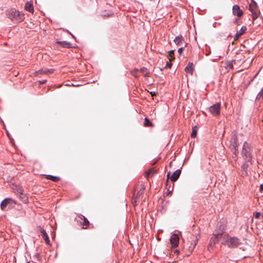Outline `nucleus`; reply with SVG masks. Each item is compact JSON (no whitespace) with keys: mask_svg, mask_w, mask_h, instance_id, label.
<instances>
[{"mask_svg":"<svg viewBox=\"0 0 263 263\" xmlns=\"http://www.w3.org/2000/svg\"><path fill=\"white\" fill-rule=\"evenodd\" d=\"M194 70V65L193 63H189L185 67V70L186 72L192 74Z\"/></svg>","mask_w":263,"mask_h":263,"instance_id":"nucleus-19","label":"nucleus"},{"mask_svg":"<svg viewBox=\"0 0 263 263\" xmlns=\"http://www.w3.org/2000/svg\"><path fill=\"white\" fill-rule=\"evenodd\" d=\"M142 194V193H140V192H138L136 195V198H139L140 195Z\"/></svg>","mask_w":263,"mask_h":263,"instance_id":"nucleus-33","label":"nucleus"},{"mask_svg":"<svg viewBox=\"0 0 263 263\" xmlns=\"http://www.w3.org/2000/svg\"><path fill=\"white\" fill-rule=\"evenodd\" d=\"M151 94H152V96L155 95V92H154V93H152V92H151Z\"/></svg>","mask_w":263,"mask_h":263,"instance_id":"nucleus-39","label":"nucleus"},{"mask_svg":"<svg viewBox=\"0 0 263 263\" xmlns=\"http://www.w3.org/2000/svg\"><path fill=\"white\" fill-rule=\"evenodd\" d=\"M172 66V64L170 61L169 62H167L165 67L170 68H171Z\"/></svg>","mask_w":263,"mask_h":263,"instance_id":"nucleus-31","label":"nucleus"},{"mask_svg":"<svg viewBox=\"0 0 263 263\" xmlns=\"http://www.w3.org/2000/svg\"><path fill=\"white\" fill-rule=\"evenodd\" d=\"M46 82V80H43V81H40V83L41 84H45Z\"/></svg>","mask_w":263,"mask_h":263,"instance_id":"nucleus-34","label":"nucleus"},{"mask_svg":"<svg viewBox=\"0 0 263 263\" xmlns=\"http://www.w3.org/2000/svg\"><path fill=\"white\" fill-rule=\"evenodd\" d=\"M57 44L63 47L69 48L70 47V43L67 41H59L56 42Z\"/></svg>","mask_w":263,"mask_h":263,"instance_id":"nucleus-20","label":"nucleus"},{"mask_svg":"<svg viewBox=\"0 0 263 263\" xmlns=\"http://www.w3.org/2000/svg\"><path fill=\"white\" fill-rule=\"evenodd\" d=\"M197 241H198V239H196V240H195V246L196 245V243H197Z\"/></svg>","mask_w":263,"mask_h":263,"instance_id":"nucleus-37","label":"nucleus"},{"mask_svg":"<svg viewBox=\"0 0 263 263\" xmlns=\"http://www.w3.org/2000/svg\"><path fill=\"white\" fill-rule=\"evenodd\" d=\"M197 133V128L196 126H194L192 128V132L191 135L192 138H195Z\"/></svg>","mask_w":263,"mask_h":263,"instance_id":"nucleus-26","label":"nucleus"},{"mask_svg":"<svg viewBox=\"0 0 263 263\" xmlns=\"http://www.w3.org/2000/svg\"><path fill=\"white\" fill-rule=\"evenodd\" d=\"M260 215L261 214L259 212H256L254 214V216L256 218L258 219V218H259Z\"/></svg>","mask_w":263,"mask_h":263,"instance_id":"nucleus-30","label":"nucleus"},{"mask_svg":"<svg viewBox=\"0 0 263 263\" xmlns=\"http://www.w3.org/2000/svg\"><path fill=\"white\" fill-rule=\"evenodd\" d=\"M248 167H249V164L247 163H244L241 166V168H242L243 171L244 172L243 174L245 175H248L247 170H248Z\"/></svg>","mask_w":263,"mask_h":263,"instance_id":"nucleus-24","label":"nucleus"},{"mask_svg":"<svg viewBox=\"0 0 263 263\" xmlns=\"http://www.w3.org/2000/svg\"><path fill=\"white\" fill-rule=\"evenodd\" d=\"M181 170L178 169L170 177V179L171 181L175 182L177 181V180L181 174Z\"/></svg>","mask_w":263,"mask_h":263,"instance_id":"nucleus-14","label":"nucleus"},{"mask_svg":"<svg viewBox=\"0 0 263 263\" xmlns=\"http://www.w3.org/2000/svg\"><path fill=\"white\" fill-rule=\"evenodd\" d=\"M157 170L155 169V168L153 167L148 170L145 173V177L148 179L150 177H152L157 173Z\"/></svg>","mask_w":263,"mask_h":263,"instance_id":"nucleus-15","label":"nucleus"},{"mask_svg":"<svg viewBox=\"0 0 263 263\" xmlns=\"http://www.w3.org/2000/svg\"><path fill=\"white\" fill-rule=\"evenodd\" d=\"M140 71L141 72L143 73V74L144 75L145 77H149V73L147 70V69L146 68L143 67V68L140 69Z\"/></svg>","mask_w":263,"mask_h":263,"instance_id":"nucleus-25","label":"nucleus"},{"mask_svg":"<svg viewBox=\"0 0 263 263\" xmlns=\"http://www.w3.org/2000/svg\"><path fill=\"white\" fill-rule=\"evenodd\" d=\"M250 11L252 13L253 20H255L258 17L260 14V12L257 10V6L256 2L254 1H252L250 5L249 8Z\"/></svg>","mask_w":263,"mask_h":263,"instance_id":"nucleus-4","label":"nucleus"},{"mask_svg":"<svg viewBox=\"0 0 263 263\" xmlns=\"http://www.w3.org/2000/svg\"><path fill=\"white\" fill-rule=\"evenodd\" d=\"M53 71H54L53 69H47V68L42 69H40L38 71H35L34 73V76H37L39 74H43L47 75V74L52 73L53 72Z\"/></svg>","mask_w":263,"mask_h":263,"instance_id":"nucleus-9","label":"nucleus"},{"mask_svg":"<svg viewBox=\"0 0 263 263\" xmlns=\"http://www.w3.org/2000/svg\"><path fill=\"white\" fill-rule=\"evenodd\" d=\"M144 125L145 126H147V127H153V123L147 118H145Z\"/></svg>","mask_w":263,"mask_h":263,"instance_id":"nucleus-23","label":"nucleus"},{"mask_svg":"<svg viewBox=\"0 0 263 263\" xmlns=\"http://www.w3.org/2000/svg\"><path fill=\"white\" fill-rule=\"evenodd\" d=\"M209 110L213 116H217L219 115L220 110V103H217L210 106L209 108Z\"/></svg>","mask_w":263,"mask_h":263,"instance_id":"nucleus-7","label":"nucleus"},{"mask_svg":"<svg viewBox=\"0 0 263 263\" xmlns=\"http://www.w3.org/2000/svg\"><path fill=\"white\" fill-rule=\"evenodd\" d=\"M6 14L12 21L21 22L25 19L24 14L14 9L8 10Z\"/></svg>","mask_w":263,"mask_h":263,"instance_id":"nucleus-1","label":"nucleus"},{"mask_svg":"<svg viewBox=\"0 0 263 263\" xmlns=\"http://www.w3.org/2000/svg\"><path fill=\"white\" fill-rule=\"evenodd\" d=\"M131 74L136 78L139 77V75L138 74V69H135L131 71Z\"/></svg>","mask_w":263,"mask_h":263,"instance_id":"nucleus-27","label":"nucleus"},{"mask_svg":"<svg viewBox=\"0 0 263 263\" xmlns=\"http://www.w3.org/2000/svg\"><path fill=\"white\" fill-rule=\"evenodd\" d=\"M41 235L43 237V238L44 239L45 241L47 244H49L50 242L49 238L48 237V236L47 234L46 233V231L44 229H42L41 231Z\"/></svg>","mask_w":263,"mask_h":263,"instance_id":"nucleus-18","label":"nucleus"},{"mask_svg":"<svg viewBox=\"0 0 263 263\" xmlns=\"http://www.w3.org/2000/svg\"><path fill=\"white\" fill-rule=\"evenodd\" d=\"M227 66L228 67H229L231 69L233 68V64L232 62H228L227 63Z\"/></svg>","mask_w":263,"mask_h":263,"instance_id":"nucleus-29","label":"nucleus"},{"mask_svg":"<svg viewBox=\"0 0 263 263\" xmlns=\"http://www.w3.org/2000/svg\"><path fill=\"white\" fill-rule=\"evenodd\" d=\"M79 219L77 220V222L79 223V225L81 226L82 228L86 229L89 225V222L88 219L85 218L82 215H79L78 216Z\"/></svg>","mask_w":263,"mask_h":263,"instance_id":"nucleus-5","label":"nucleus"},{"mask_svg":"<svg viewBox=\"0 0 263 263\" xmlns=\"http://www.w3.org/2000/svg\"><path fill=\"white\" fill-rule=\"evenodd\" d=\"M170 172H168L167 174V178H168L170 177Z\"/></svg>","mask_w":263,"mask_h":263,"instance_id":"nucleus-36","label":"nucleus"},{"mask_svg":"<svg viewBox=\"0 0 263 263\" xmlns=\"http://www.w3.org/2000/svg\"><path fill=\"white\" fill-rule=\"evenodd\" d=\"M260 190L261 192L263 191V184H261L260 187Z\"/></svg>","mask_w":263,"mask_h":263,"instance_id":"nucleus-35","label":"nucleus"},{"mask_svg":"<svg viewBox=\"0 0 263 263\" xmlns=\"http://www.w3.org/2000/svg\"><path fill=\"white\" fill-rule=\"evenodd\" d=\"M247 28L246 26H242L241 29H240V30L237 31L236 32V33L235 34V36H234V40L237 41V40H238L239 37L245 33V32L247 30Z\"/></svg>","mask_w":263,"mask_h":263,"instance_id":"nucleus-13","label":"nucleus"},{"mask_svg":"<svg viewBox=\"0 0 263 263\" xmlns=\"http://www.w3.org/2000/svg\"><path fill=\"white\" fill-rule=\"evenodd\" d=\"M168 58L169 59V61L171 62L172 61L174 60L175 59L174 57V50H171L168 53Z\"/></svg>","mask_w":263,"mask_h":263,"instance_id":"nucleus-22","label":"nucleus"},{"mask_svg":"<svg viewBox=\"0 0 263 263\" xmlns=\"http://www.w3.org/2000/svg\"><path fill=\"white\" fill-rule=\"evenodd\" d=\"M179 238L177 234H173L171 238L170 241L172 247H176L179 243Z\"/></svg>","mask_w":263,"mask_h":263,"instance_id":"nucleus-10","label":"nucleus"},{"mask_svg":"<svg viewBox=\"0 0 263 263\" xmlns=\"http://www.w3.org/2000/svg\"><path fill=\"white\" fill-rule=\"evenodd\" d=\"M230 142V145L234 148V153H238V143L236 136L234 135L232 137Z\"/></svg>","mask_w":263,"mask_h":263,"instance_id":"nucleus-8","label":"nucleus"},{"mask_svg":"<svg viewBox=\"0 0 263 263\" xmlns=\"http://www.w3.org/2000/svg\"><path fill=\"white\" fill-rule=\"evenodd\" d=\"M183 49H184V47H182L179 48V49L178 50V52L179 53V54H181Z\"/></svg>","mask_w":263,"mask_h":263,"instance_id":"nucleus-32","label":"nucleus"},{"mask_svg":"<svg viewBox=\"0 0 263 263\" xmlns=\"http://www.w3.org/2000/svg\"><path fill=\"white\" fill-rule=\"evenodd\" d=\"M184 39L182 35L177 36L174 40L175 43L178 46H181L183 45Z\"/></svg>","mask_w":263,"mask_h":263,"instance_id":"nucleus-16","label":"nucleus"},{"mask_svg":"<svg viewBox=\"0 0 263 263\" xmlns=\"http://www.w3.org/2000/svg\"><path fill=\"white\" fill-rule=\"evenodd\" d=\"M260 98H263V87L261 91L259 92L257 95V98L260 99Z\"/></svg>","mask_w":263,"mask_h":263,"instance_id":"nucleus-28","label":"nucleus"},{"mask_svg":"<svg viewBox=\"0 0 263 263\" xmlns=\"http://www.w3.org/2000/svg\"><path fill=\"white\" fill-rule=\"evenodd\" d=\"M221 235H219V234H218L217 236H216V238H218L219 236H220Z\"/></svg>","mask_w":263,"mask_h":263,"instance_id":"nucleus-38","label":"nucleus"},{"mask_svg":"<svg viewBox=\"0 0 263 263\" xmlns=\"http://www.w3.org/2000/svg\"><path fill=\"white\" fill-rule=\"evenodd\" d=\"M25 9L26 10L33 13L34 11V9L33 7V4L31 2H27L25 6Z\"/></svg>","mask_w":263,"mask_h":263,"instance_id":"nucleus-17","label":"nucleus"},{"mask_svg":"<svg viewBox=\"0 0 263 263\" xmlns=\"http://www.w3.org/2000/svg\"><path fill=\"white\" fill-rule=\"evenodd\" d=\"M13 202L14 203V201L12 199L10 198H7L5 199L1 203V208L2 210H5L6 206L9 204L11 203V202Z\"/></svg>","mask_w":263,"mask_h":263,"instance_id":"nucleus-11","label":"nucleus"},{"mask_svg":"<svg viewBox=\"0 0 263 263\" xmlns=\"http://www.w3.org/2000/svg\"><path fill=\"white\" fill-rule=\"evenodd\" d=\"M233 13L234 15L240 17L242 15L243 12L240 9V7L236 5L233 7Z\"/></svg>","mask_w":263,"mask_h":263,"instance_id":"nucleus-12","label":"nucleus"},{"mask_svg":"<svg viewBox=\"0 0 263 263\" xmlns=\"http://www.w3.org/2000/svg\"><path fill=\"white\" fill-rule=\"evenodd\" d=\"M15 193L18 196L20 199L23 202L26 203L28 202V197H27L26 194L24 193V191L22 187H17V189Z\"/></svg>","mask_w":263,"mask_h":263,"instance_id":"nucleus-6","label":"nucleus"},{"mask_svg":"<svg viewBox=\"0 0 263 263\" xmlns=\"http://www.w3.org/2000/svg\"><path fill=\"white\" fill-rule=\"evenodd\" d=\"M241 154L243 159L248 161H250L252 159V156L250 145L247 142H245L243 144Z\"/></svg>","mask_w":263,"mask_h":263,"instance_id":"nucleus-2","label":"nucleus"},{"mask_svg":"<svg viewBox=\"0 0 263 263\" xmlns=\"http://www.w3.org/2000/svg\"><path fill=\"white\" fill-rule=\"evenodd\" d=\"M45 176L46 179L51 180L54 182H57L60 180V178L58 177H56V176H53L51 175H45Z\"/></svg>","mask_w":263,"mask_h":263,"instance_id":"nucleus-21","label":"nucleus"},{"mask_svg":"<svg viewBox=\"0 0 263 263\" xmlns=\"http://www.w3.org/2000/svg\"><path fill=\"white\" fill-rule=\"evenodd\" d=\"M172 162H171L170 163V165H172Z\"/></svg>","mask_w":263,"mask_h":263,"instance_id":"nucleus-40","label":"nucleus"},{"mask_svg":"<svg viewBox=\"0 0 263 263\" xmlns=\"http://www.w3.org/2000/svg\"><path fill=\"white\" fill-rule=\"evenodd\" d=\"M226 245L229 248H237L241 244L240 240L236 237H229L226 240Z\"/></svg>","mask_w":263,"mask_h":263,"instance_id":"nucleus-3","label":"nucleus"}]
</instances>
